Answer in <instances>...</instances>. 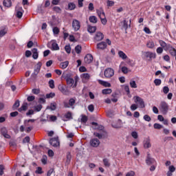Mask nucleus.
Wrapping results in <instances>:
<instances>
[{
	"label": "nucleus",
	"instance_id": "obj_1",
	"mask_svg": "<svg viewBox=\"0 0 176 176\" xmlns=\"http://www.w3.org/2000/svg\"><path fill=\"white\" fill-rule=\"evenodd\" d=\"M92 124V129L94 130H98L99 132H94V135L101 140L102 138H104L105 135H107V132L104 130V126L99 125L97 122H92L91 123Z\"/></svg>",
	"mask_w": 176,
	"mask_h": 176
},
{
	"label": "nucleus",
	"instance_id": "obj_2",
	"mask_svg": "<svg viewBox=\"0 0 176 176\" xmlns=\"http://www.w3.org/2000/svg\"><path fill=\"white\" fill-rule=\"evenodd\" d=\"M96 13L100 19V21L103 25H107V23L108 21L107 20V16H105V12H104V9L102 8H100L99 9L96 10Z\"/></svg>",
	"mask_w": 176,
	"mask_h": 176
},
{
	"label": "nucleus",
	"instance_id": "obj_3",
	"mask_svg": "<svg viewBox=\"0 0 176 176\" xmlns=\"http://www.w3.org/2000/svg\"><path fill=\"white\" fill-rule=\"evenodd\" d=\"M65 79L66 80V83L68 86H71V87H73V89H75L76 86L78 85V82L74 80L72 77L71 76V74H66Z\"/></svg>",
	"mask_w": 176,
	"mask_h": 176
},
{
	"label": "nucleus",
	"instance_id": "obj_4",
	"mask_svg": "<svg viewBox=\"0 0 176 176\" xmlns=\"http://www.w3.org/2000/svg\"><path fill=\"white\" fill-rule=\"evenodd\" d=\"M160 111L163 113V115H167V113L168 112V109L170 107L168 106V104L164 101L161 102L160 104Z\"/></svg>",
	"mask_w": 176,
	"mask_h": 176
},
{
	"label": "nucleus",
	"instance_id": "obj_5",
	"mask_svg": "<svg viewBox=\"0 0 176 176\" xmlns=\"http://www.w3.org/2000/svg\"><path fill=\"white\" fill-rule=\"evenodd\" d=\"M76 102V98H72L69 100V102H64L63 105L65 108H72L74 109V105H75Z\"/></svg>",
	"mask_w": 176,
	"mask_h": 176
},
{
	"label": "nucleus",
	"instance_id": "obj_6",
	"mask_svg": "<svg viewBox=\"0 0 176 176\" xmlns=\"http://www.w3.org/2000/svg\"><path fill=\"white\" fill-rule=\"evenodd\" d=\"M134 102H135L137 105H139L140 108H145V102H144V99L140 96L134 97Z\"/></svg>",
	"mask_w": 176,
	"mask_h": 176
},
{
	"label": "nucleus",
	"instance_id": "obj_7",
	"mask_svg": "<svg viewBox=\"0 0 176 176\" xmlns=\"http://www.w3.org/2000/svg\"><path fill=\"white\" fill-rule=\"evenodd\" d=\"M58 89L64 94V96H68V94H69V90H68L67 87L63 84L58 85Z\"/></svg>",
	"mask_w": 176,
	"mask_h": 176
},
{
	"label": "nucleus",
	"instance_id": "obj_8",
	"mask_svg": "<svg viewBox=\"0 0 176 176\" xmlns=\"http://www.w3.org/2000/svg\"><path fill=\"white\" fill-rule=\"evenodd\" d=\"M104 75L105 78H112L115 75V71L112 68H107L104 70Z\"/></svg>",
	"mask_w": 176,
	"mask_h": 176
},
{
	"label": "nucleus",
	"instance_id": "obj_9",
	"mask_svg": "<svg viewBox=\"0 0 176 176\" xmlns=\"http://www.w3.org/2000/svg\"><path fill=\"white\" fill-rule=\"evenodd\" d=\"M50 144L52 146L57 148V146H60V140H58V138H53L50 140Z\"/></svg>",
	"mask_w": 176,
	"mask_h": 176
},
{
	"label": "nucleus",
	"instance_id": "obj_10",
	"mask_svg": "<svg viewBox=\"0 0 176 176\" xmlns=\"http://www.w3.org/2000/svg\"><path fill=\"white\" fill-rule=\"evenodd\" d=\"M72 28L74 31H79L80 30V22L77 19H74L72 21Z\"/></svg>",
	"mask_w": 176,
	"mask_h": 176
},
{
	"label": "nucleus",
	"instance_id": "obj_11",
	"mask_svg": "<svg viewBox=\"0 0 176 176\" xmlns=\"http://www.w3.org/2000/svg\"><path fill=\"white\" fill-rule=\"evenodd\" d=\"M146 163L148 164V166H152V164H155L156 163V160L151 157V154L148 153L146 159Z\"/></svg>",
	"mask_w": 176,
	"mask_h": 176
},
{
	"label": "nucleus",
	"instance_id": "obj_12",
	"mask_svg": "<svg viewBox=\"0 0 176 176\" xmlns=\"http://www.w3.org/2000/svg\"><path fill=\"white\" fill-rule=\"evenodd\" d=\"M61 118L63 122H67V120H71V119H72V113H71V111H68L65 115L61 116Z\"/></svg>",
	"mask_w": 176,
	"mask_h": 176
},
{
	"label": "nucleus",
	"instance_id": "obj_13",
	"mask_svg": "<svg viewBox=\"0 0 176 176\" xmlns=\"http://www.w3.org/2000/svg\"><path fill=\"white\" fill-rule=\"evenodd\" d=\"M84 61L85 64H91L93 63V55L87 54L84 58Z\"/></svg>",
	"mask_w": 176,
	"mask_h": 176
},
{
	"label": "nucleus",
	"instance_id": "obj_14",
	"mask_svg": "<svg viewBox=\"0 0 176 176\" xmlns=\"http://www.w3.org/2000/svg\"><path fill=\"white\" fill-rule=\"evenodd\" d=\"M41 67H42V63L38 62L37 63L36 68L34 69V73L32 74V78H36V75H38V74H39V72L41 71Z\"/></svg>",
	"mask_w": 176,
	"mask_h": 176
},
{
	"label": "nucleus",
	"instance_id": "obj_15",
	"mask_svg": "<svg viewBox=\"0 0 176 176\" xmlns=\"http://www.w3.org/2000/svg\"><path fill=\"white\" fill-rule=\"evenodd\" d=\"M144 56L146 57V58H150V60H152V58H156V53L151 52H144Z\"/></svg>",
	"mask_w": 176,
	"mask_h": 176
},
{
	"label": "nucleus",
	"instance_id": "obj_16",
	"mask_svg": "<svg viewBox=\"0 0 176 176\" xmlns=\"http://www.w3.org/2000/svg\"><path fill=\"white\" fill-rule=\"evenodd\" d=\"M1 134L4 137V138H7L8 140H10V135L8 134V129L6 128L3 127L0 129Z\"/></svg>",
	"mask_w": 176,
	"mask_h": 176
},
{
	"label": "nucleus",
	"instance_id": "obj_17",
	"mask_svg": "<svg viewBox=\"0 0 176 176\" xmlns=\"http://www.w3.org/2000/svg\"><path fill=\"white\" fill-rule=\"evenodd\" d=\"M90 145L94 148H97L100 146V140L97 138H94L90 140Z\"/></svg>",
	"mask_w": 176,
	"mask_h": 176
},
{
	"label": "nucleus",
	"instance_id": "obj_18",
	"mask_svg": "<svg viewBox=\"0 0 176 176\" xmlns=\"http://www.w3.org/2000/svg\"><path fill=\"white\" fill-rule=\"evenodd\" d=\"M104 39V34L101 33V32H98L94 37V40L96 42H100V41H102Z\"/></svg>",
	"mask_w": 176,
	"mask_h": 176
},
{
	"label": "nucleus",
	"instance_id": "obj_19",
	"mask_svg": "<svg viewBox=\"0 0 176 176\" xmlns=\"http://www.w3.org/2000/svg\"><path fill=\"white\" fill-rule=\"evenodd\" d=\"M15 10L16 12V16L18 19H21V17H23V12L20 10H23V8L20 7L19 6H16Z\"/></svg>",
	"mask_w": 176,
	"mask_h": 176
},
{
	"label": "nucleus",
	"instance_id": "obj_20",
	"mask_svg": "<svg viewBox=\"0 0 176 176\" xmlns=\"http://www.w3.org/2000/svg\"><path fill=\"white\" fill-rule=\"evenodd\" d=\"M151 146H152V144H151V139H149V138H145L144 140V148H146V149H148Z\"/></svg>",
	"mask_w": 176,
	"mask_h": 176
},
{
	"label": "nucleus",
	"instance_id": "obj_21",
	"mask_svg": "<svg viewBox=\"0 0 176 176\" xmlns=\"http://www.w3.org/2000/svg\"><path fill=\"white\" fill-rule=\"evenodd\" d=\"M107 43L106 42H100L97 44V49H100V50H104V49H107Z\"/></svg>",
	"mask_w": 176,
	"mask_h": 176
},
{
	"label": "nucleus",
	"instance_id": "obj_22",
	"mask_svg": "<svg viewBox=\"0 0 176 176\" xmlns=\"http://www.w3.org/2000/svg\"><path fill=\"white\" fill-rule=\"evenodd\" d=\"M159 43L161 47L164 48V50H167L168 49L170 45L166 43V42L163 41V40H159Z\"/></svg>",
	"mask_w": 176,
	"mask_h": 176
},
{
	"label": "nucleus",
	"instance_id": "obj_23",
	"mask_svg": "<svg viewBox=\"0 0 176 176\" xmlns=\"http://www.w3.org/2000/svg\"><path fill=\"white\" fill-rule=\"evenodd\" d=\"M52 43V50H60V47L58 46V44L56 42V41H52L51 42Z\"/></svg>",
	"mask_w": 176,
	"mask_h": 176
},
{
	"label": "nucleus",
	"instance_id": "obj_24",
	"mask_svg": "<svg viewBox=\"0 0 176 176\" xmlns=\"http://www.w3.org/2000/svg\"><path fill=\"white\" fill-rule=\"evenodd\" d=\"M98 83H100V85H102V86H104V87H111V83L107 81H104L102 80H98Z\"/></svg>",
	"mask_w": 176,
	"mask_h": 176
},
{
	"label": "nucleus",
	"instance_id": "obj_25",
	"mask_svg": "<svg viewBox=\"0 0 176 176\" xmlns=\"http://www.w3.org/2000/svg\"><path fill=\"white\" fill-rule=\"evenodd\" d=\"M146 47L148 49H155V42H153V41H152V40L147 41Z\"/></svg>",
	"mask_w": 176,
	"mask_h": 176
},
{
	"label": "nucleus",
	"instance_id": "obj_26",
	"mask_svg": "<svg viewBox=\"0 0 176 176\" xmlns=\"http://www.w3.org/2000/svg\"><path fill=\"white\" fill-rule=\"evenodd\" d=\"M32 52L33 53L32 54V57L34 60H36V58H38V57H39V54H38V50L36 48H33L32 50Z\"/></svg>",
	"mask_w": 176,
	"mask_h": 176
},
{
	"label": "nucleus",
	"instance_id": "obj_27",
	"mask_svg": "<svg viewBox=\"0 0 176 176\" xmlns=\"http://www.w3.org/2000/svg\"><path fill=\"white\" fill-rule=\"evenodd\" d=\"M28 109V103L24 102L23 104L18 109L19 112L22 111H27Z\"/></svg>",
	"mask_w": 176,
	"mask_h": 176
},
{
	"label": "nucleus",
	"instance_id": "obj_28",
	"mask_svg": "<svg viewBox=\"0 0 176 176\" xmlns=\"http://www.w3.org/2000/svg\"><path fill=\"white\" fill-rule=\"evenodd\" d=\"M89 21L93 24H96V23L98 21V19H97V16H90L89 18Z\"/></svg>",
	"mask_w": 176,
	"mask_h": 176
},
{
	"label": "nucleus",
	"instance_id": "obj_29",
	"mask_svg": "<svg viewBox=\"0 0 176 176\" xmlns=\"http://www.w3.org/2000/svg\"><path fill=\"white\" fill-rule=\"evenodd\" d=\"M69 65V62L68 60L62 62L60 63V68H61L62 69H65V68H67V67H68Z\"/></svg>",
	"mask_w": 176,
	"mask_h": 176
},
{
	"label": "nucleus",
	"instance_id": "obj_30",
	"mask_svg": "<svg viewBox=\"0 0 176 176\" xmlns=\"http://www.w3.org/2000/svg\"><path fill=\"white\" fill-rule=\"evenodd\" d=\"M8 34V28L5 27L1 30H0V38L5 36Z\"/></svg>",
	"mask_w": 176,
	"mask_h": 176
},
{
	"label": "nucleus",
	"instance_id": "obj_31",
	"mask_svg": "<svg viewBox=\"0 0 176 176\" xmlns=\"http://www.w3.org/2000/svg\"><path fill=\"white\" fill-rule=\"evenodd\" d=\"M3 4L6 8H10L12 6V0H4Z\"/></svg>",
	"mask_w": 176,
	"mask_h": 176
},
{
	"label": "nucleus",
	"instance_id": "obj_32",
	"mask_svg": "<svg viewBox=\"0 0 176 176\" xmlns=\"http://www.w3.org/2000/svg\"><path fill=\"white\" fill-rule=\"evenodd\" d=\"M82 80H89L90 79V74L88 73H84L81 75Z\"/></svg>",
	"mask_w": 176,
	"mask_h": 176
},
{
	"label": "nucleus",
	"instance_id": "obj_33",
	"mask_svg": "<svg viewBox=\"0 0 176 176\" xmlns=\"http://www.w3.org/2000/svg\"><path fill=\"white\" fill-rule=\"evenodd\" d=\"M118 56L120 58H122V60H126V58H127V55H126L123 51H119Z\"/></svg>",
	"mask_w": 176,
	"mask_h": 176
},
{
	"label": "nucleus",
	"instance_id": "obj_34",
	"mask_svg": "<svg viewBox=\"0 0 176 176\" xmlns=\"http://www.w3.org/2000/svg\"><path fill=\"white\" fill-rule=\"evenodd\" d=\"M97 28L96 26H91V25H89L88 26V31L91 33V34H94V32L95 31H96Z\"/></svg>",
	"mask_w": 176,
	"mask_h": 176
},
{
	"label": "nucleus",
	"instance_id": "obj_35",
	"mask_svg": "<svg viewBox=\"0 0 176 176\" xmlns=\"http://www.w3.org/2000/svg\"><path fill=\"white\" fill-rule=\"evenodd\" d=\"M76 8V5H75V3H69L68 4V9L69 10H74V9Z\"/></svg>",
	"mask_w": 176,
	"mask_h": 176
},
{
	"label": "nucleus",
	"instance_id": "obj_36",
	"mask_svg": "<svg viewBox=\"0 0 176 176\" xmlns=\"http://www.w3.org/2000/svg\"><path fill=\"white\" fill-rule=\"evenodd\" d=\"M112 93V89H104L102 90V94H111Z\"/></svg>",
	"mask_w": 176,
	"mask_h": 176
},
{
	"label": "nucleus",
	"instance_id": "obj_37",
	"mask_svg": "<svg viewBox=\"0 0 176 176\" xmlns=\"http://www.w3.org/2000/svg\"><path fill=\"white\" fill-rule=\"evenodd\" d=\"M129 85L131 87H132V89H137V83L135 82V81L131 80Z\"/></svg>",
	"mask_w": 176,
	"mask_h": 176
},
{
	"label": "nucleus",
	"instance_id": "obj_38",
	"mask_svg": "<svg viewBox=\"0 0 176 176\" xmlns=\"http://www.w3.org/2000/svg\"><path fill=\"white\" fill-rule=\"evenodd\" d=\"M103 163L105 167H109V166H111V164L109 163V160H108V158L103 159Z\"/></svg>",
	"mask_w": 176,
	"mask_h": 176
},
{
	"label": "nucleus",
	"instance_id": "obj_39",
	"mask_svg": "<svg viewBox=\"0 0 176 176\" xmlns=\"http://www.w3.org/2000/svg\"><path fill=\"white\" fill-rule=\"evenodd\" d=\"M75 52L77 54H80V52H82V47L80 45L76 46Z\"/></svg>",
	"mask_w": 176,
	"mask_h": 176
},
{
	"label": "nucleus",
	"instance_id": "obj_40",
	"mask_svg": "<svg viewBox=\"0 0 176 176\" xmlns=\"http://www.w3.org/2000/svg\"><path fill=\"white\" fill-rule=\"evenodd\" d=\"M87 120H89V118H87V116L82 115L81 118V122L86 124L87 122Z\"/></svg>",
	"mask_w": 176,
	"mask_h": 176
},
{
	"label": "nucleus",
	"instance_id": "obj_41",
	"mask_svg": "<svg viewBox=\"0 0 176 176\" xmlns=\"http://www.w3.org/2000/svg\"><path fill=\"white\" fill-rule=\"evenodd\" d=\"M154 129L156 130H160V129H163V126L160 124L155 123L154 124Z\"/></svg>",
	"mask_w": 176,
	"mask_h": 176
},
{
	"label": "nucleus",
	"instance_id": "obj_42",
	"mask_svg": "<svg viewBox=\"0 0 176 176\" xmlns=\"http://www.w3.org/2000/svg\"><path fill=\"white\" fill-rule=\"evenodd\" d=\"M121 71L122 73H124L125 74H129V68H127V67H125V66L122 67L121 68Z\"/></svg>",
	"mask_w": 176,
	"mask_h": 176
},
{
	"label": "nucleus",
	"instance_id": "obj_43",
	"mask_svg": "<svg viewBox=\"0 0 176 176\" xmlns=\"http://www.w3.org/2000/svg\"><path fill=\"white\" fill-rule=\"evenodd\" d=\"M56 107H57V104L56 102L51 103L50 104L51 111H56Z\"/></svg>",
	"mask_w": 176,
	"mask_h": 176
},
{
	"label": "nucleus",
	"instance_id": "obj_44",
	"mask_svg": "<svg viewBox=\"0 0 176 176\" xmlns=\"http://www.w3.org/2000/svg\"><path fill=\"white\" fill-rule=\"evenodd\" d=\"M65 50L68 54H69V53H71V46L70 45H65Z\"/></svg>",
	"mask_w": 176,
	"mask_h": 176
},
{
	"label": "nucleus",
	"instance_id": "obj_45",
	"mask_svg": "<svg viewBox=\"0 0 176 176\" xmlns=\"http://www.w3.org/2000/svg\"><path fill=\"white\" fill-rule=\"evenodd\" d=\"M154 83H155V86H160V85H162V80H160V79H155L154 80Z\"/></svg>",
	"mask_w": 176,
	"mask_h": 176
},
{
	"label": "nucleus",
	"instance_id": "obj_46",
	"mask_svg": "<svg viewBox=\"0 0 176 176\" xmlns=\"http://www.w3.org/2000/svg\"><path fill=\"white\" fill-rule=\"evenodd\" d=\"M71 159H72L71 153L68 152L67 153V160H66L67 163H69V162H71Z\"/></svg>",
	"mask_w": 176,
	"mask_h": 176
},
{
	"label": "nucleus",
	"instance_id": "obj_47",
	"mask_svg": "<svg viewBox=\"0 0 176 176\" xmlns=\"http://www.w3.org/2000/svg\"><path fill=\"white\" fill-rule=\"evenodd\" d=\"M48 83L50 89H54V80H50Z\"/></svg>",
	"mask_w": 176,
	"mask_h": 176
},
{
	"label": "nucleus",
	"instance_id": "obj_48",
	"mask_svg": "<svg viewBox=\"0 0 176 176\" xmlns=\"http://www.w3.org/2000/svg\"><path fill=\"white\" fill-rule=\"evenodd\" d=\"M56 96V94L54 93H50L46 95V98H53Z\"/></svg>",
	"mask_w": 176,
	"mask_h": 176
},
{
	"label": "nucleus",
	"instance_id": "obj_49",
	"mask_svg": "<svg viewBox=\"0 0 176 176\" xmlns=\"http://www.w3.org/2000/svg\"><path fill=\"white\" fill-rule=\"evenodd\" d=\"M107 6L112 7V6H113V5H115V2L113 1L108 0L107 1Z\"/></svg>",
	"mask_w": 176,
	"mask_h": 176
},
{
	"label": "nucleus",
	"instance_id": "obj_50",
	"mask_svg": "<svg viewBox=\"0 0 176 176\" xmlns=\"http://www.w3.org/2000/svg\"><path fill=\"white\" fill-rule=\"evenodd\" d=\"M53 32L55 34V35H58V34L60 33V29H58L57 27H55L53 28Z\"/></svg>",
	"mask_w": 176,
	"mask_h": 176
},
{
	"label": "nucleus",
	"instance_id": "obj_51",
	"mask_svg": "<svg viewBox=\"0 0 176 176\" xmlns=\"http://www.w3.org/2000/svg\"><path fill=\"white\" fill-rule=\"evenodd\" d=\"M53 10H54V12H56V13H61V8H60V7L55 6L53 8Z\"/></svg>",
	"mask_w": 176,
	"mask_h": 176
},
{
	"label": "nucleus",
	"instance_id": "obj_52",
	"mask_svg": "<svg viewBox=\"0 0 176 176\" xmlns=\"http://www.w3.org/2000/svg\"><path fill=\"white\" fill-rule=\"evenodd\" d=\"M163 49H164V48H163L162 47H157L156 50L157 54H162V53H163Z\"/></svg>",
	"mask_w": 176,
	"mask_h": 176
},
{
	"label": "nucleus",
	"instance_id": "obj_53",
	"mask_svg": "<svg viewBox=\"0 0 176 176\" xmlns=\"http://www.w3.org/2000/svg\"><path fill=\"white\" fill-rule=\"evenodd\" d=\"M19 107H20V101L16 100V101L14 102V104L12 108L16 109V108H19Z\"/></svg>",
	"mask_w": 176,
	"mask_h": 176
},
{
	"label": "nucleus",
	"instance_id": "obj_54",
	"mask_svg": "<svg viewBox=\"0 0 176 176\" xmlns=\"http://www.w3.org/2000/svg\"><path fill=\"white\" fill-rule=\"evenodd\" d=\"M88 9L89 10H90L91 12H93V10H94V5L93 4V3H90L88 6Z\"/></svg>",
	"mask_w": 176,
	"mask_h": 176
},
{
	"label": "nucleus",
	"instance_id": "obj_55",
	"mask_svg": "<svg viewBox=\"0 0 176 176\" xmlns=\"http://www.w3.org/2000/svg\"><path fill=\"white\" fill-rule=\"evenodd\" d=\"M42 104H38L37 106H36L34 107V109L37 111V112H39L41 111V109H42Z\"/></svg>",
	"mask_w": 176,
	"mask_h": 176
},
{
	"label": "nucleus",
	"instance_id": "obj_56",
	"mask_svg": "<svg viewBox=\"0 0 176 176\" xmlns=\"http://www.w3.org/2000/svg\"><path fill=\"white\" fill-rule=\"evenodd\" d=\"M144 120H146V122H151V120H152V119L151 118V116L148 115H144Z\"/></svg>",
	"mask_w": 176,
	"mask_h": 176
},
{
	"label": "nucleus",
	"instance_id": "obj_57",
	"mask_svg": "<svg viewBox=\"0 0 176 176\" xmlns=\"http://www.w3.org/2000/svg\"><path fill=\"white\" fill-rule=\"evenodd\" d=\"M88 110L89 112H94V104H89L88 106Z\"/></svg>",
	"mask_w": 176,
	"mask_h": 176
},
{
	"label": "nucleus",
	"instance_id": "obj_58",
	"mask_svg": "<svg viewBox=\"0 0 176 176\" xmlns=\"http://www.w3.org/2000/svg\"><path fill=\"white\" fill-rule=\"evenodd\" d=\"M32 93H33V94H39V93H41V90L38 89H33L32 90Z\"/></svg>",
	"mask_w": 176,
	"mask_h": 176
},
{
	"label": "nucleus",
	"instance_id": "obj_59",
	"mask_svg": "<svg viewBox=\"0 0 176 176\" xmlns=\"http://www.w3.org/2000/svg\"><path fill=\"white\" fill-rule=\"evenodd\" d=\"M131 135H132L133 138H135V140H137V138H138V133L135 131L132 132Z\"/></svg>",
	"mask_w": 176,
	"mask_h": 176
},
{
	"label": "nucleus",
	"instance_id": "obj_60",
	"mask_svg": "<svg viewBox=\"0 0 176 176\" xmlns=\"http://www.w3.org/2000/svg\"><path fill=\"white\" fill-rule=\"evenodd\" d=\"M163 91L164 94H167L170 91V89L168 88V87H164Z\"/></svg>",
	"mask_w": 176,
	"mask_h": 176
},
{
	"label": "nucleus",
	"instance_id": "obj_61",
	"mask_svg": "<svg viewBox=\"0 0 176 176\" xmlns=\"http://www.w3.org/2000/svg\"><path fill=\"white\" fill-rule=\"evenodd\" d=\"M4 170H5V166H3V165H0V175H3Z\"/></svg>",
	"mask_w": 176,
	"mask_h": 176
},
{
	"label": "nucleus",
	"instance_id": "obj_62",
	"mask_svg": "<svg viewBox=\"0 0 176 176\" xmlns=\"http://www.w3.org/2000/svg\"><path fill=\"white\" fill-rule=\"evenodd\" d=\"M137 108H138V106L135 104H133L131 105V111H135V109H137Z\"/></svg>",
	"mask_w": 176,
	"mask_h": 176
},
{
	"label": "nucleus",
	"instance_id": "obj_63",
	"mask_svg": "<svg viewBox=\"0 0 176 176\" xmlns=\"http://www.w3.org/2000/svg\"><path fill=\"white\" fill-rule=\"evenodd\" d=\"M43 172L42 171V168L38 167L37 170H36V174H43Z\"/></svg>",
	"mask_w": 176,
	"mask_h": 176
},
{
	"label": "nucleus",
	"instance_id": "obj_64",
	"mask_svg": "<svg viewBox=\"0 0 176 176\" xmlns=\"http://www.w3.org/2000/svg\"><path fill=\"white\" fill-rule=\"evenodd\" d=\"M34 100H35V96H30L28 97V101H29V102H31V101H34Z\"/></svg>",
	"mask_w": 176,
	"mask_h": 176
}]
</instances>
